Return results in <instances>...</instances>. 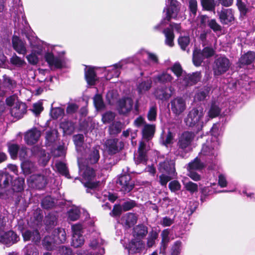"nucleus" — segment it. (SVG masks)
<instances>
[{"mask_svg": "<svg viewBox=\"0 0 255 255\" xmlns=\"http://www.w3.org/2000/svg\"><path fill=\"white\" fill-rule=\"evenodd\" d=\"M155 127L153 125H145L142 129L143 138L146 140L140 142L138 149L137 157L135 158V162L140 163L145 162L147 160L146 152L150 149L152 143L149 140L153 137Z\"/></svg>", "mask_w": 255, "mask_h": 255, "instance_id": "1", "label": "nucleus"}, {"mask_svg": "<svg viewBox=\"0 0 255 255\" xmlns=\"http://www.w3.org/2000/svg\"><path fill=\"white\" fill-rule=\"evenodd\" d=\"M219 129V125L214 124L211 130L212 134L213 135L210 140H207L206 143L203 145L200 152V157L203 159L204 156H207V159L212 160L217 155V150L220 145L219 140L216 137Z\"/></svg>", "mask_w": 255, "mask_h": 255, "instance_id": "2", "label": "nucleus"}, {"mask_svg": "<svg viewBox=\"0 0 255 255\" xmlns=\"http://www.w3.org/2000/svg\"><path fill=\"white\" fill-rule=\"evenodd\" d=\"M195 137V133L189 131H185L179 136L177 146L179 154L182 157L192 150V143Z\"/></svg>", "mask_w": 255, "mask_h": 255, "instance_id": "3", "label": "nucleus"}, {"mask_svg": "<svg viewBox=\"0 0 255 255\" xmlns=\"http://www.w3.org/2000/svg\"><path fill=\"white\" fill-rule=\"evenodd\" d=\"M204 112V109L201 107L193 108L184 119L186 125L189 127H195L198 130L201 129L203 126Z\"/></svg>", "mask_w": 255, "mask_h": 255, "instance_id": "4", "label": "nucleus"}, {"mask_svg": "<svg viewBox=\"0 0 255 255\" xmlns=\"http://www.w3.org/2000/svg\"><path fill=\"white\" fill-rule=\"evenodd\" d=\"M231 63L229 59L225 56L217 57L213 64V69L215 75H221L229 69Z\"/></svg>", "mask_w": 255, "mask_h": 255, "instance_id": "5", "label": "nucleus"}, {"mask_svg": "<svg viewBox=\"0 0 255 255\" xmlns=\"http://www.w3.org/2000/svg\"><path fill=\"white\" fill-rule=\"evenodd\" d=\"M170 3L166 5L164 11H166V16L161 21L160 24L166 23L169 22L171 18L177 17L180 11V3L176 0H168Z\"/></svg>", "mask_w": 255, "mask_h": 255, "instance_id": "6", "label": "nucleus"}, {"mask_svg": "<svg viewBox=\"0 0 255 255\" xmlns=\"http://www.w3.org/2000/svg\"><path fill=\"white\" fill-rule=\"evenodd\" d=\"M215 54V50L210 47H206L202 51L199 49H195L193 54V62L194 64L198 66L205 58L213 56Z\"/></svg>", "mask_w": 255, "mask_h": 255, "instance_id": "7", "label": "nucleus"}, {"mask_svg": "<svg viewBox=\"0 0 255 255\" xmlns=\"http://www.w3.org/2000/svg\"><path fill=\"white\" fill-rule=\"evenodd\" d=\"M118 187L123 193L129 192L134 187V184L131 180L128 174H125L120 176L117 182Z\"/></svg>", "mask_w": 255, "mask_h": 255, "instance_id": "8", "label": "nucleus"}, {"mask_svg": "<svg viewBox=\"0 0 255 255\" xmlns=\"http://www.w3.org/2000/svg\"><path fill=\"white\" fill-rule=\"evenodd\" d=\"M83 226L81 224H75L72 226L73 237L72 246L75 248L81 247L84 243V239L82 235Z\"/></svg>", "mask_w": 255, "mask_h": 255, "instance_id": "9", "label": "nucleus"}, {"mask_svg": "<svg viewBox=\"0 0 255 255\" xmlns=\"http://www.w3.org/2000/svg\"><path fill=\"white\" fill-rule=\"evenodd\" d=\"M171 110L176 116L182 114L186 109V103L185 99L181 97H176L170 102Z\"/></svg>", "mask_w": 255, "mask_h": 255, "instance_id": "10", "label": "nucleus"}, {"mask_svg": "<svg viewBox=\"0 0 255 255\" xmlns=\"http://www.w3.org/2000/svg\"><path fill=\"white\" fill-rule=\"evenodd\" d=\"M96 176L94 170L90 167H87L83 173V177L86 181L84 183L85 186L88 187L87 192H89V189H94L96 188L99 182H92Z\"/></svg>", "mask_w": 255, "mask_h": 255, "instance_id": "11", "label": "nucleus"}, {"mask_svg": "<svg viewBox=\"0 0 255 255\" xmlns=\"http://www.w3.org/2000/svg\"><path fill=\"white\" fill-rule=\"evenodd\" d=\"M27 182L29 186L32 188L41 189L45 186L46 179L43 175L33 174L28 178Z\"/></svg>", "mask_w": 255, "mask_h": 255, "instance_id": "12", "label": "nucleus"}, {"mask_svg": "<svg viewBox=\"0 0 255 255\" xmlns=\"http://www.w3.org/2000/svg\"><path fill=\"white\" fill-rule=\"evenodd\" d=\"M40 136V131L36 128H32L25 133L24 139L27 144L32 145L38 141Z\"/></svg>", "mask_w": 255, "mask_h": 255, "instance_id": "13", "label": "nucleus"}, {"mask_svg": "<svg viewBox=\"0 0 255 255\" xmlns=\"http://www.w3.org/2000/svg\"><path fill=\"white\" fill-rule=\"evenodd\" d=\"M158 170L162 173L174 175L175 172V163L173 160L166 159L159 164Z\"/></svg>", "mask_w": 255, "mask_h": 255, "instance_id": "14", "label": "nucleus"}, {"mask_svg": "<svg viewBox=\"0 0 255 255\" xmlns=\"http://www.w3.org/2000/svg\"><path fill=\"white\" fill-rule=\"evenodd\" d=\"M130 61V60L129 58L124 59L111 66V69L108 71V73L106 76V78L107 79H110L114 77H118L120 74V69H121L125 64Z\"/></svg>", "mask_w": 255, "mask_h": 255, "instance_id": "15", "label": "nucleus"}, {"mask_svg": "<svg viewBox=\"0 0 255 255\" xmlns=\"http://www.w3.org/2000/svg\"><path fill=\"white\" fill-rule=\"evenodd\" d=\"M106 148L110 154H115L122 149L124 144L118 139H110L106 142Z\"/></svg>", "mask_w": 255, "mask_h": 255, "instance_id": "16", "label": "nucleus"}, {"mask_svg": "<svg viewBox=\"0 0 255 255\" xmlns=\"http://www.w3.org/2000/svg\"><path fill=\"white\" fill-rule=\"evenodd\" d=\"M200 72H195L193 73L192 75L186 74L179 88H181L188 85L194 84L198 82L200 80Z\"/></svg>", "mask_w": 255, "mask_h": 255, "instance_id": "17", "label": "nucleus"}, {"mask_svg": "<svg viewBox=\"0 0 255 255\" xmlns=\"http://www.w3.org/2000/svg\"><path fill=\"white\" fill-rule=\"evenodd\" d=\"M27 107L22 102H17L14 106L11 108L10 112L11 115L17 119L21 118L26 113Z\"/></svg>", "mask_w": 255, "mask_h": 255, "instance_id": "18", "label": "nucleus"}, {"mask_svg": "<svg viewBox=\"0 0 255 255\" xmlns=\"http://www.w3.org/2000/svg\"><path fill=\"white\" fill-rule=\"evenodd\" d=\"M144 248L143 242L139 239L132 240L128 245V249L129 253L135 254L139 253Z\"/></svg>", "mask_w": 255, "mask_h": 255, "instance_id": "19", "label": "nucleus"}, {"mask_svg": "<svg viewBox=\"0 0 255 255\" xmlns=\"http://www.w3.org/2000/svg\"><path fill=\"white\" fill-rule=\"evenodd\" d=\"M23 240L25 241H31L36 245L40 243L41 237L37 230H26L22 233Z\"/></svg>", "mask_w": 255, "mask_h": 255, "instance_id": "20", "label": "nucleus"}, {"mask_svg": "<svg viewBox=\"0 0 255 255\" xmlns=\"http://www.w3.org/2000/svg\"><path fill=\"white\" fill-rule=\"evenodd\" d=\"M137 217L132 213H128L122 216V224L126 228H129L137 222Z\"/></svg>", "mask_w": 255, "mask_h": 255, "instance_id": "21", "label": "nucleus"}, {"mask_svg": "<svg viewBox=\"0 0 255 255\" xmlns=\"http://www.w3.org/2000/svg\"><path fill=\"white\" fill-rule=\"evenodd\" d=\"M13 49L20 54L24 55L27 52L25 43L17 36H13L12 39Z\"/></svg>", "mask_w": 255, "mask_h": 255, "instance_id": "22", "label": "nucleus"}, {"mask_svg": "<svg viewBox=\"0 0 255 255\" xmlns=\"http://www.w3.org/2000/svg\"><path fill=\"white\" fill-rule=\"evenodd\" d=\"M219 18L222 23L228 24L234 19L232 9H223L219 13Z\"/></svg>", "mask_w": 255, "mask_h": 255, "instance_id": "23", "label": "nucleus"}, {"mask_svg": "<svg viewBox=\"0 0 255 255\" xmlns=\"http://www.w3.org/2000/svg\"><path fill=\"white\" fill-rule=\"evenodd\" d=\"M170 69L177 76V79L174 83L179 87L186 73L183 71L181 65L178 63H175L173 66L170 68Z\"/></svg>", "mask_w": 255, "mask_h": 255, "instance_id": "24", "label": "nucleus"}, {"mask_svg": "<svg viewBox=\"0 0 255 255\" xmlns=\"http://www.w3.org/2000/svg\"><path fill=\"white\" fill-rule=\"evenodd\" d=\"M132 106L133 101L130 98L123 99L119 101V112L123 114H126L131 110Z\"/></svg>", "mask_w": 255, "mask_h": 255, "instance_id": "25", "label": "nucleus"}, {"mask_svg": "<svg viewBox=\"0 0 255 255\" xmlns=\"http://www.w3.org/2000/svg\"><path fill=\"white\" fill-rule=\"evenodd\" d=\"M173 93L172 87L170 86L168 88L156 90L155 92V95L157 99L166 100L168 99Z\"/></svg>", "mask_w": 255, "mask_h": 255, "instance_id": "26", "label": "nucleus"}, {"mask_svg": "<svg viewBox=\"0 0 255 255\" xmlns=\"http://www.w3.org/2000/svg\"><path fill=\"white\" fill-rule=\"evenodd\" d=\"M54 239L57 245L64 244L66 240V234L65 230L61 228L55 229L52 232Z\"/></svg>", "mask_w": 255, "mask_h": 255, "instance_id": "27", "label": "nucleus"}, {"mask_svg": "<svg viewBox=\"0 0 255 255\" xmlns=\"http://www.w3.org/2000/svg\"><path fill=\"white\" fill-rule=\"evenodd\" d=\"M42 245L46 250L49 251L54 250L57 246L53 234L51 236L47 235L45 236L42 240Z\"/></svg>", "mask_w": 255, "mask_h": 255, "instance_id": "28", "label": "nucleus"}, {"mask_svg": "<svg viewBox=\"0 0 255 255\" xmlns=\"http://www.w3.org/2000/svg\"><path fill=\"white\" fill-rule=\"evenodd\" d=\"M46 61L50 66L56 68H61L62 65V61L59 57H55L51 53H47L45 56Z\"/></svg>", "mask_w": 255, "mask_h": 255, "instance_id": "29", "label": "nucleus"}, {"mask_svg": "<svg viewBox=\"0 0 255 255\" xmlns=\"http://www.w3.org/2000/svg\"><path fill=\"white\" fill-rule=\"evenodd\" d=\"M99 146L92 148L89 151L87 157V162L90 164L96 163L100 158Z\"/></svg>", "mask_w": 255, "mask_h": 255, "instance_id": "30", "label": "nucleus"}, {"mask_svg": "<svg viewBox=\"0 0 255 255\" xmlns=\"http://www.w3.org/2000/svg\"><path fill=\"white\" fill-rule=\"evenodd\" d=\"M255 59V53L253 52H248L243 55L239 60V66L242 67L244 65L251 64Z\"/></svg>", "mask_w": 255, "mask_h": 255, "instance_id": "31", "label": "nucleus"}, {"mask_svg": "<svg viewBox=\"0 0 255 255\" xmlns=\"http://www.w3.org/2000/svg\"><path fill=\"white\" fill-rule=\"evenodd\" d=\"M2 240L6 244H13L18 240V237L13 231H9L2 235Z\"/></svg>", "mask_w": 255, "mask_h": 255, "instance_id": "32", "label": "nucleus"}, {"mask_svg": "<svg viewBox=\"0 0 255 255\" xmlns=\"http://www.w3.org/2000/svg\"><path fill=\"white\" fill-rule=\"evenodd\" d=\"M147 233V228L142 225H138L133 228V236L137 238H143Z\"/></svg>", "mask_w": 255, "mask_h": 255, "instance_id": "33", "label": "nucleus"}, {"mask_svg": "<svg viewBox=\"0 0 255 255\" xmlns=\"http://www.w3.org/2000/svg\"><path fill=\"white\" fill-rule=\"evenodd\" d=\"M60 127L63 129L65 134H71L74 130V124L68 121H64L61 122Z\"/></svg>", "mask_w": 255, "mask_h": 255, "instance_id": "34", "label": "nucleus"}, {"mask_svg": "<svg viewBox=\"0 0 255 255\" xmlns=\"http://www.w3.org/2000/svg\"><path fill=\"white\" fill-rule=\"evenodd\" d=\"M2 85L5 91H7L14 88L16 86V83L10 77L4 75L3 76Z\"/></svg>", "mask_w": 255, "mask_h": 255, "instance_id": "35", "label": "nucleus"}, {"mask_svg": "<svg viewBox=\"0 0 255 255\" xmlns=\"http://www.w3.org/2000/svg\"><path fill=\"white\" fill-rule=\"evenodd\" d=\"M46 230H48L57 224V217L53 213H50L47 215L44 220Z\"/></svg>", "mask_w": 255, "mask_h": 255, "instance_id": "36", "label": "nucleus"}, {"mask_svg": "<svg viewBox=\"0 0 255 255\" xmlns=\"http://www.w3.org/2000/svg\"><path fill=\"white\" fill-rule=\"evenodd\" d=\"M173 78L167 72H163L154 77V80L161 83H166L172 81Z\"/></svg>", "mask_w": 255, "mask_h": 255, "instance_id": "37", "label": "nucleus"}, {"mask_svg": "<svg viewBox=\"0 0 255 255\" xmlns=\"http://www.w3.org/2000/svg\"><path fill=\"white\" fill-rule=\"evenodd\" d=\"M163 33L165 36V43L169 46L172 47L174 45L173 40L174 35L172 29L166 28L164 30Z\"/></svg>", "mask_w": 255, "mask_h": 255, "instance_id": "38", "label": "nucleus"}, {"mask_svg": "<svg viewBox=\"0 0 255 255\" xmlns=\"http://www.w3.org/2000/svg\"><path fill=\"white\" fill-rule=\"evenodd\" d=\"M205 166V164L198 157L188 164V170H201Z\"/></svg>", "mask_w": 255, "mask_h": 255, "instance_id": "39", "label": "nucleus"}, {"mask_svg": "<svg viewBox=\"0 0 255 255\" xmlns=\"http://www.w3.org/2000/svg\"><path fill=\"white\" fill-rule=\"evenodd\" d=\"M158 237V232L154 230H152L148 234L147 238V246L148 248L153 247L155 244V241Z\"/></svg>", "mask_w": 255, "mask_h": 255, "instance_id": "40", "label": "nucleus"}, {"mask_svg": "<svg viewBox=\"0 0 255 255\" xmlns=\"http://www.w3.org/2000/svg\"><path fill=\"white\" fill-rule=\"evenodd\" d=\"M85 77L87 83L89 85H93L95 84L97 79L95 72L93 68H89L85 72Z\"/></svg>", "mask_w": 255, "mask_h": 255, "instance_id": "41", "label": "nucleus"}, {"mask_svg": "<svg viewBox=\"0 0 255 255\" xmlns=\"http://www.w3.org/2000/svg\"><path fill=\"white\" fill-rule=\"evenodd\" d=\"M151 84L152 81L150 79L139 83L137 87V90L139 94H144L149 90L151 87Z\"/></svg>", "mask_w": 255, "mask_h": 255, "instance_id": "42", "label": "nucleus"}, {"mask_svg": "<svg viewBox=\"0 0 255 255\" xmlns=\"http://www.w3.org/2000/svg\"><path fill=\"white\" fill-rule=\"evenodd\" d=\"M221 109L215 103H212L208 112V117L213 119L218 116L220 113Z\"/></svg>", "mask_w": 255, "mask_h": 255, "instance_id": "43", "label": "nucleus"}, {"mask_svg": "<svg viewBox=\"0 0 255 255\" xmlns=\"http://www.w3.org/2000/svg\"><path fill=\"white\" fill-rule=\"evenodd\" d=\"M21 166L23 172L26 174L30 173L34 169V163L28 159L22 162Z\"/></svg>", "mask_w": 255, "mask_h": 255, "instance_id": "44", "label": "nucleus"}, {"mask_svg": "<svg viewBox=\"0 0 255 255\" xmlns=\"http://www.w3.org/2000/svg\"><path fill=\"white\" fill-rule=\"evenodd\" d=\"M55 167L57 171L62 175L67 177L69 176V172L66 164L61 161L57 162L55 163Z\"/></svg>", "mask_w": 255, "mask_h": 255, "instance_id": "45", "label": "nucleus"}, {"mask_svg": "<svg viewBox=\"0 0 255 255\" xmlns=\"http://www.w3.org/2000/svg\"><path fill=\"white\" fill-rule=\"evenodd\" d=\"M24 255H39L37 249L32 244H28L23 249Z\"/></svg>", "mask_w": 255, "mask_h": 255, "instance_id": "46", "label": "nucleus"}, {"mask_svg": "<svg viewBox=\"0 0 255 255\" xmlns=\"http://www.w3.org/2000/svg\"><path fill=\"white\" fill-rule=\"evenodd\" d=\"M18 156L22 162L26 160L30 157L28 149L25 146H21L18 150Z\"/></svg>", "mask_w": 255, "mask_h": 255, "instance_id": "47", "label": "nucleus"}, {"mask_svg": "<svg viewBox=\"0 0 255 255\" xmlns=\"http://www.w3.org/2000/svg\"><path fill=\"white\" fill-rule=\"evenodd\" d=\"M24 185V179L23 178L19 177L14 181L13 190L16 192H20L23 189Z\"/></svg>", "mask_w": 255, "mask_h": 255, "instance_id": "48", "label": "nucleus"}, {"mask_svg": "<svg viewBox=\"0 0 255 255\" xmlns=\"http://www.w3.org/2000/svg\"><path fill=\"white\" fill-rule=\"evenodd\" d=\"M57 134L58 132L56 129H52L46 131V139L49 144L56 140Z\"/></svg>", "mask_w": 255, "mask_h": 255, "instance_id": "49", "label": "nucleus"}, {"mask_svg": "<svg viewBox=\"0 0 255 255\" xmlns=\"http://www.w3.org/2000/svg\"><path fill=\"white\" fill-rule=\"evenodd\" d=\"M94 103L97 110H101L104 107L102 97L100 94H96L93 98Z\"/></svg>", "mask_w": 255, "mask_h": 255, "instance_id": "50", "label": "nucleus"}, {"mask_svg": "<svg viewBox=\"0 0 255 255\" xmlns=\"http://www.w3.org/2000/svg\"><path fill=\"white\" fill-rule=\"evenodd\" d=\"M10 63L16 66L21 67L25 64V62L23 59L14 54L10 60Z\"/></svg>", "mask_w": 255, "mask_h": 255, "instance_id": "51", "label": "nucleus"}, {"mask_svg": "<svg viewBox=\"0 0 255 255\" xmlns=\"http://www.w3.org/2000/svg\"><path fill=\"white\" fill-rule=\"evenodd\" d=\"M178 44L183 50H186V47L189 44L190 39L189 36H180L178 38Z\"/></svg>", "mask_w": 255, "mask_h": 255, "instance_id": "52", "label": "nucleus"}, {"mask_svg": "<svg viewBox=\"0 0 255 255\" xmlns=\"http://www.w3.org/2000/svg\"><path fill=\"white\" fill-rule=\"evenodd\" d=\"M176 174L175 173L174 175H169L167 173H162V174L159 176L160 184L163 186L166 185L168 181L175 177Z\"/></svg>", "mask_w": 255, "mask_h": 255, "instance_id": "53", "label": "nucleus"}, {"mask_svg": "<svg viewBox=\"0 0 255 255\" xmlns=\"http://www.w3.org/2000/svg\"><path fill=\"white\" fill-rule=\"evenodd\" d=\"M80 211L78 208H74L71 209L68 212V218L71 221H76L79 219Z\"/></svg>", "mask_w": 255, "mask_h": 255, "instance_id": "54", "label": "nucleus"}, {"mask_svg": "<svg viewBox=\"0 0 255 255\" xmlns=\"http://www.w3.org/2000/svg\"><path fill=\"white\" fill-rule=\"evenodd\" d=\"M51 116L53 119H57L64 114V110L61 108H52L50 112Z\"/></svg>", "mask_w": 255, "mask_h": 255, "instance_id": "55", "label": "nucleus"}, {"mask_svg": "<svg viewBox=\"0 0 255 255\" xmlns=\"http://www.w3.org/2000/svg\"><path fill=\"white\" fill-rule=\"evenodd\" d=\"M20 147L17 144H14L9 146L8 151L12 158L14 159L17 156Z\"/></svg>", "mask_w": 255, "mask_h": 255, "instance_id": "56", "label": "nucleus"}, {"mask_svg": "<svg viewBox=\"0 0 255 255\" xmlns=\"http://www.w3.org/2000/svg\"><path fill=\"white\" fill-rule=\"evenodd\" d=\"M208 24V26L215 32L220 31L222 30L221 26L214 19L209 20Z\"/></svg>", "mask_w": 255, "mask_h": 255, "instance_id": "57", "label": "nucleus"}, {"mask_svg": "<svg viewBox=\"0 0 255 255\" xmlns=\"http://www.w3.org/2000/svg\"><path fill=\"white\" fill-rule=\"evenodd\" d=\"M115 117V114L112 112H108L103 115L102 121L104 123H109L113 121Z\"/></svg>", "mask_w": 255, "mask_h": 255, "instance_id": "58", "label": "nucleus"}, {"mask_svg": "<svg viewBox=\"0 0 255 255\" xmlns=\"http://www.w3.org/2000/svg\"><path fill=\"white\" fill-rule=\"evenodd\" d=\"M169 232L167 229L164 230L161 233V244L162 247L164 250L166 248V245L169 241Z\"/></svg>", "mask_w": 255, "mask_h": 255, "instance_id": "59", "label": "nucleus"}, {"mask_svg": "<svg viewBox=\"0 0 255 255\" xmlns=\"http://www.w3.org/2000/svg\"><path fill=\"white\" fill-rule=\"evenodd\" d=\"M186 189L191 193H194L198 191V185L197 184L189 181L184 183Z\"/></svg>", "mask_w": 255, "mask_h": 255, "instance_id": "60", "label": "nucleus"}, {"mask_svg": "<svg viewBox=\"0 0 255 255\" xmlns=\"http://www.w3.org/2000/svg\"><path fill=\"white\" fill-rule=\"evenodd\" d=\"M9 180V176L7 174L4 173L2 172H0V187H2V186L5 187L7 185H8Z\"/></svg>", "mask_w": 255, "mask_h": 255, "instance_id": "61", "label": "nucleus"}, {"mask_svg": "<svg viewBox=\"0 0 255 255\" xmlns=\"http://www.w3.org/2000/svg\"><path fill=\"white\" fill-rule=\"evenodd\" d=\"M135 204V202L133 200L127 201L122 205L123 210L124 211L129 210L133 208Z\"/></svg>", "mask_w": 255, "mask_h": 255, "instance_id": "62", "label": "nucleus"}, {"mask_svg": "<svg viewBox=\"0 0 255 255\" xmlns=\"http://www.w3.org/2000/svg\"><path fill=\"white\" fill-rule=\"evenodd\" d=\"M73 140L77 147H81L84 142V135L81 134L75 135L73 136Z\"/></svg>", "mask_w": 255, "mask_h": 255, "instance_id": "63", "label": "nucleus"}, {"mask_svg": "<svg viewBox=\"0 0 255 255\" xmlns=\"http://www.w3.org/2000/svg\"><path fill=\"white\" fill-rule=\"evenodd\" d=\"M172 255H179L181 250V243L179 241L176 242L172 248Z\"/></svg>", "mask_w": 255, "mask_h": 255, "instance_id": "64", "label": "nucleus"}]
</instances>
